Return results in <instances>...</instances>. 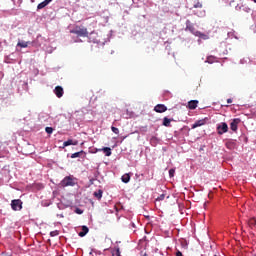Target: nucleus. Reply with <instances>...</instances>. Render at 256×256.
<instances>
[{
    "mask_svg": "<svg viewBox=\"0 0 256 256\" xmlns=\"http://www.w3.org/2000/svg\"><path fill=\"white\" fill-rule=\"evenodd\" d=\"M70 33L76 35L77 37H89V31H87V28L84 26L77 25L70 30Z\"/></svg>",
    "mask_w": 256,
    "mask_h": 256,
    "instance_id": "f257e3e1",
    "label": "nucleus"
},
{
    "mask_svg": "<svg viewBox=\"0 0 256 256\" xmlns=\"http://www.w3.org/2000/svg\"><path fill=\"white\" fill-rule=\"evenodd\" d=\"M193 8L200 9V10H194V15H197V17H205V10L203 9V4H201V2H196Z\"/></svg>",
    "mask_w": 256,
    "mask_h": 256,
    "instance_id": "f03ea898",
    "label": "nucleus"
},
{
    "mask_svg": "<svg viewBox=\"0 0 256 256\" xmlns=\"http://www.w3.org/2000/svg\"><path fill=\"white\" fill-rule=\"evenodd\" d=\"M61 187H74L75 180L71 176H66L60 183Z\"/></svg>",
    "mask_w": 256,
    "mask_h": 256,
    "instance_id": "7ed1b4c3",
    "label": "nucleus"
},
{
    "mask_svg": "<svg viewBox=\"0 0 256 256\" xmlns=\"http://www.w3.org/2000/svg\"><path fill=\"white\" fill-rule=\"evenodd\" d=\"M11 207L13 211H21V209H23V202L21 201V199L12 200Z\"/></svg>",
    "mask_w": 256,
    "mask_h": 256,
    "instance_id": "20e7f679",
    "label": "nucleus"
},
{
    "mask_svg": "<svg viewBox=\"0 0 256 256\" xmlns=\"http://www.w3.org/2000/svg\"><path fill=\"white\" fill-rule=\"evenodd\" d=\"M227 131H229V126L227 125V123L222 122L218 124L217 126L218 135H223V133H227Z\"/></svg>",
    "mask_w": 256,
    "mask_h": 256,
    "instance_id": "39448f33",
    "label": "nucleus"
},
{
    "mask_svg": "<svg viewBox=\"0 0 256 256\" xmlns=\"http://www.w3.org/2000/svg\"><path fill=\"white\" fill-rule=\"evenodd\" d=\"M186 29L190 31V33H194V35H199V32L195 31V26H193L190 20L186 21Z\"/></svg>",
    "mask_w": 256,
    "mask_h": 256,
    "instance_id": "423d86ee",
    "label": "nucleus"
},
{
    "mask_svg": "<svg viewBox=\"0 0 256 256\" xmlns=\"http://www.w3.org/2000/svg\"><path fill=\"white\" fill-rule=\"evenodd\" d=\"M54 93H55L56 97H58V99H61V97H63L65 91L63 90V87L56 86L54 89Z\"/></svg>",
    "mask_w": 256,
    "mask_h": 256,
    "instance_id": "0eeeda50",
    "label": "nucleus"
},
{
    "mask_svg": "<svg viewBox=\"0 0 256 256\" xmlns=\"http://www.w3.org/2000/svg\"><path fill=\"white\" fill-rule=\"evenodd\" d=\"M154 111L156 113H165V111H167V106H165L164 104H157L154 107Z\"/></svg>",
    "mask_w": 256,
    "mask_h": 256,
    "instance_id": "6e6552de",
    "label": "nucleus"
},
{
    "mask_svg": "<svg viewBox=\"0 0 256 256\" xmlns=\"http://www.w3.org/2000/svg\"><path fill=\"white\" fill-rule=\"evenodd\" d=\"M241 120H239V119H234L231 123H230V129L232 130V131H237V129H238V127H237V125H239V122H240Z\"/></svg>",
    "mask_w": 256,
    "mask_h": 256,
    "instance_id": "1a4fd4ad",
    "label": "nucleus"
},
{
    "mask_svg": "<svg viewBox=\"0 0 256 256\" xmlns=\"http://www.w3.org/2000/svg\"><path fill=\"white\" fill-rule=\"evenodd\" d=\"M197 105H199V101L197 100H191L188 102V108L189 109H197Z\"/></svg>",
    "mask_w": 256,
    "mask_h": 256,
    "instance_id": "9d476101",
    "label": "nucleus"
},
{
    "mask_svg": "<svg viewBox=\"0 0 256 256\" xmlns=\"http://www.w3.org/2000/svg\"><path fill=\"white\" fill-rule=\"evenodd\" d=\"M97 151H103V153H105L106 157H111V155H112L110 147H104L102 149H98Z\"/></svg>",
    "mask_w": 256,
    "mask_h": 256,
    "instance_id": "9b49d317",
    "label": "nucleus"
},
{
    "mask_svg": "<svg viewBox=\"0 0 256 256\" xmlns=\"http://www.w3.org/2000/svg\"><path fill=\"white\" fill-rule=\"evenodd\" d=\"M89 233V227L82 226V231L78 233L79 237H85Z\"/></svg>",
    "mask_w": 256,
    "mask_h": 256,
    "instance_id": "f8f14e48",
    "label": "nucleus"
},
{
    "mask_svg": "<svg viewBox=\"0 0 256 256\" xmlns=\"http://www.w3.org/2000/svg\"><path fill=\"white\" fill-rule=\"evenodd\" d=\"M53 0H44L40 4H38L37 9H45L47 7L48 3H51Z\"/></svg>",
    "mask_w": 256,
    "mask_h": 256,
    "instance_id": "ddd939ff",
    "label": "nucleus"
},
{
    "mask_svg": "<svg viewBox=\"0 0 256 256\" xmlns=\"http://www.w3.org/2000/svg\"><path fill=\"white\" fill-rule=\"evenodd\" d=\"M162 125H163L164 127H170V126H171V119H169V118H167V117H164V118H163Z\"/></svg>",
    "mask_w": 256,
    "mask_h": 256,
    "instance_id": "4468645a",
    "label": "nucleus"
},
{
    "mask_svg": "<svg viewBox=\"0 0 256 256\" xmlns=\"http://www.w3.org/2000/svg\"><path fill=\"white\" fill-rule=\"evenodd\" d=\"M81 155H85V151L81 150L80 152L73 153L71 159H77V157H81Z\"/></svg>",
    "mask_w": 256,
    "mask_h": 256,
    "instance_id": "2eb2a0df",
    "label": "nucleus"
},
{
    "mask_svg": "<svg viewBox=\"0 0 256 256\" xmlns=\"http://www.w3.org/2000/svg\"><path fill=\"white\" fill-rule=\"evenodd\" d=\"M77 144H78V142H77V141H74V142H73L72 139L67 140V141H65V142L63 143L64 147H69V145H77Z\"/></svg>",
    "mask_w": 256,
    "mask_h": 256,
    "instance_id": "dca6fc26",
    "label": "nucleus"
},
{
    "mask_svg": "<svg viewBox=\"0 0 256 256\" xmlns=\"http://www.w3.org/2000/svg\"><path fill=\"white\" fill-rule=\"evenodd\" d=\"M121 179L123 183H129V181H131V176L129 174H124Z\"/></svg>",
    "mask_w": 256,
    "mask_h": 256,
    "instance_id": "f3484780",
    "label": "nucleus"
},
{
    "mask_svg": "<svg viewBox=\"0 0 256 256\" xmlns=\"http://www.w3.org/2000/svg\"><path fill=\"white\" fill-rule=\"evenodd\" d=\"M94 197H96V199H101V197H103V190L94 192Z\"/></svg>",
    "mask_w": 256,
    "mask_h": 256,
    "instance_id": "a211bd4d",
    "label": "nucleus"
},
{
    "mask_svg": "<svg viewBox=\"0 0 256 256\" xmlns=\"http://www.w3.org/2000/svg\"><path fill=\"white\" fill-rule=\"evenodd\" d=\"M202 125H204L203 121L199 120L193 124L192 129H197V127H201Z\"/></svg>",
    "mask_w": 256,
    "mask_h": 256,
    "instance_id": "6ab92c4d",
    "label": "nucleus"
},
{
    "mask_svg": "<svg viewBox=\"0 0 256 256\" xmlns=\"http://www.w3.org/2000/svg\"><path fill=\"white\" fill-rule=\"evenodd\" d=\"M248 225L249 227H255L256 226V218H251L249 221H248Z\"/></svg>",
    "mask_w": 256,
    "mask_h": 256,
    "instance_id": "aec40b11",
    "label": "nucleus"
},
{
    "mask_svg": "<svg viewBox=\"0 0 256 256\" xmlns=\"http://www.w3.org/2000/svg\"><path fill=\"white\" fill-rule=\"evenodd\" d=\"M28 45H29V42H18V44H17V46L18 47H22V48H26V47H28Z\"/></svg>",
    "mask_w": 256,
    "mask_h": 256,
    "instance_id": "412c9836",
    "label": "nucleus"
},
{
    "mask_svg": "<svg viewBox=\"0 0 256 256\" xmlns=\"http://www.w3.org/2000/svg\"><path fill=\"white\" fill-rule=\"evenodd\" d=\"M113 256H121V250L119 247L115 248V251L112 252Z\"/></svg>",
    "mask_w": 256,
    "mask_h": 256,
    "instance_id": "4be33fe9",
    "label": "nucleus"
},
{
    "mask_svg": "<svg viewBox=\"0 0 256 256\" xmlns=\"http://www.w3.org/2000/svg\"><path fill=\"white\" fill-rule=\"evenodd\" d=\"M57 235H59V230H54L50 232V237H57Z\"/></svg>",
    "mask_w": 256,
    "mask_h": 256,
    "instance_id": "5701e85b",
    "label": "nucleus"
},
{
    "mask_svg": "<svg viewBox=\"0 0 256 256\" xmlns=\"http://www.w3.org/2000/svg\"><path fill=\"white\" fill-rule=\"evenodd\" d=\"M45 131L48 133V135H51V133H53V127H46Z\"/></svg>",
    "mask_w": 256,
    "mask_h": 256,
    "instance_id": "b1692460",
    "label": "nucleus"
},
{
    "mask_svg": "<svg viewBox=\"0 0 256 256\" xmlns=\"http://www.w3.org/2000/svg\"><path fill=\"white\" fill-rule=\"evenodd\" d=\"M111 131H113L115 135H119V128L112 126Z\"/></svg>",
    "mask_w": 256,
    "mask_h": 256,
    "instance_id": "393cba45",
    "label": "nucleus"
},
{
    "mask_svg": "<svg viewBox=\"0 0 256 256\" xmlns=\"http://www.w3.org/2000/svg\"><path fill=\"white\" fill-rule=\"evenodd\" d=\"M165 200V194H161L160 196L157 197L156 201H163Z\"/></svg>",
    "mask_w": 256,
    "mask_h": 256,
    "instance_id": "a878e982",
    "label": "nucleus"
},
{
    "mask_svg": "<svg viewBox=\"0 0 256 256\" xmlns=\"http://www.w3.org/2000/svg\"><path fill=\"white\" fill-rule=\"evenodd\" d=\"M169 175H170V177H174L175 176V169H170L169 170Z\"/></svg>",
    "mask_w": 256,
    "mask_h": 256,
    "instance_id": "bb28decb",
    "label": "nucleus"
},
{
    "mask_svg": "<svg viewBox=\"0 0 256 256\" xmlns=\"http://www.w3.org/2000/svg\"><path fill=\"white\" fill-rule=\"evenodd\" d=\"M75 213H77V215H83V210L77 208V209L75 210Z\"/></svg>",
    "mask_w": 256,
    "mask_h": 256,
    "instance_id": "cd10ccee",
    "label": "nucleus"
},
{
    "mask_svg": "<svg viewBox=\"0 0 256 256\" xmlns=\"http://www.w3.org/2000/svg\"><path fill=\"white\" fill-rule=\"evenodd\" d=\"M227 103H228V104L233 103V99H231V98L227 99Z\"/></svg>",
    "mask_w": 256,
    "mask_h": 256,
    "instance_id": "c85d7f7f",
    "label": "nucleus"
},
{
    "mask_svg": "<svg viewBox=\"0 0 256 256\" xmlns=\"http://www.w3.org/2000/svg\"><path fill=\"white\" fill-rule=\"evenodd\" d=\"M176 256H183V253L181 251L176 252Z\"/></svg>",
    "mask_w": 256,
    "mask_h": 256,
    "instance_id": "c756f323",
    "label": "nucleus"
},
{
    "mask_svg": "<svg viewBox=\"0 0 256 256\" xmlns=\"http://www.w3.org/2000/svg\"><path fill=\"white\" fill-rule=\"evenodd\" d=\"M2 256H12V255L8 253H2Z\"/></svg>",
    "mask_w": 256,
    "mask_h": 256,
    "instance_id": "7c9ffc66",
    "label": "nucleus"
},
{
    "mask_svg": "<svg viewBox=\"0 0 256 256\" xmlns=\"http://www.w3.org/2000/svg\"><path fill=\"white\" fill-rule=\"evenodd\" d=\"M204 207H207V202H206V203H204Z\"/></svg>",
    "mask_w": 256,
    "mask_h": 256,
    "instance_id": "2f4dec72",
    "label": "nucleus"
},
{
    "mask_svg": "<svg viewBox=\"0 0 256 256\" xmlns=\"http://www.w3.org/2000/svg\"><path fill=\"white\" fill-rule=\"evenodd\" d=\"M254 1V3H256V0H253Z\"/></svg>",
    "mask_w": 256,
    "mask_h": 256,
    "instance_id": "473e14b6",
    "label": "nucleus"
},
{
    "mask_svg": "<svg viewBox=\"0 0 256 256\" xmlns=\"http://www.w3.org/2000/svg\"><path fill=\"white\" fill-rule=\"evenodd\" d=\"M214 256H217V255H214Z\"/></svg>",
    "mask_w": 256,
    "mask_h": 256,
    "instance_id": "72a5a7b5",
    "label": "nucleus"
}]
</instances>
